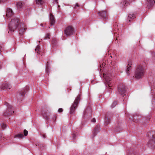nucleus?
Masks as SVG:
<instances>
[{
  "label": "nucleus",
  "instance_id": "1",
  "mask_svg": "<svg viewBox=\"0 0 155 155\" xmlns=\"http://www.w3.org/2000/svg\"><path fill=\"white\" fill-rule=\"evenodd\" d=\"M145 67L142 65H138L134 71V77L135 78L139 79L143 78L145 74Z\"/></svg>",
  "mask_w": 155,
  "mask_h": 155
},
{
  "label": "nucleus",
  "instance_id": "2",
  "mask_svg": "<svg viewBox=\"0 0 155 155\" xmlns=\"http://www.w3.org/2000/svg\"><path fill=\"white\" fill-rule=\"evenodd\" d=\"M20 19L17 18H15L12 19L8 24V28L10 31H14L21 24Z\"/></svg>",
  "mask_w": 155,
  "mask_h": 155
},
{
  "label": "nucleus",
  "instance_id": "3",
  "mask_svg": "<svg viewBox=\"0 0 155 155\" xmlns=\"http://www.w3.org/2000/svg\"><path fill=\"white\" fill-rule=\"evenodd\" d=\"M80 97L79 95L78 96L74 101V104L71 105L70 108V114H74L75 110L78 105V103L80 100Z\"/></svg>",
  "mask_w": 155,
  "mask_h": 155
},
{
  "label": "nucleus",
  "instance_id": "4",
  "mask_svg": "<svg viewBox=\"0 0 155 155\" xmlns=\"http://www.w3.org/2000/svg\"><path fill=\"white\" fill-rule=\"evenodd\" d=\"M104 78L106 81V83L107 84V86L108 87L109 89H111V87L112 86L111 84V83L110 81L111 80L112 75L110 73H107L105 74H104Z\"/></svg>",
  "mask_w": 155,
  "mask_h": 155
},
{
  "label": "nucleus",
  "instance_id": "5",
  "mask_svg": "<svg viewBox=\"0 0 155 155\" xmlns=\"http://www.w3.org/2000/svg\"><path fill=\"white\" fill-rule=\"evenodd\" d=\"M5 105L7 106L8 109L3 114V115L5 116H9L12 114L14 113V111L12 109V106L7 102H5Z\"/></svg>",
  "mask_w": 155,
  "mask_h": 155
},
{
  "label": "nucleus",
  "instance_id": "6",
  "mask_svg": "<svg viewBox=\"0 0 155 155\" xmlns=\"http://www.w3.org/2000/svg\"><path fill=\"white\" fill-rule=\"evenodd\" d=\"M118 91L120 94H123L125 93L126 90L125 86L124 84H121L119 85L118 86Z\"/></svg>",
  "mask_w": 155,
  "mask_h": 155
},
{
  "label": "nucleus",
  "instance_id": "7",
  "mask_svg": "<svg viewBox=\"0 0 155 155\" xmlns=\"http://www.w3.org/2000/svg\"><path fill=\"white\" fill-rule=\"evenodd\" d=\"M152 138L148 142V145L149 147L155 148V137L154 135H152Z\"/></svg>",
  "mask_w": 155,
  "mask_h": 155
},
{
  "label": "nucleus",
  "instance_id": "8",
  "mask_svg": "<svg viewBox=\"0 0 155 155\" xmlns=\"http://www.w3.org/2000/svg\"><path fill=\"white\" fill-rule=\"evenodd\" d=\"M18 28L19 34L21 35H23L26 29V28L25 27V25L23 23H21L19 26Z\"/></svg>",
  "mask_w": 155,
  "mask_h": 155
},
{
  "label": "nucleus",
  "instance_id": "9",
  "mask_svg": "<svg viewBox=\"0 0 155 155\" xmlns=\"http://www.w3.org/2000/svg\"><path fill=\"white\" fill-rule=\"evenodd\" d=\"M99 15L104 20L106 19L107 16V12L106 10L98 12Z\"/></svg>",
  "mask_w": 155,
  "mask_h": 155
},
{
  "label": "nucleus",
  "instance_id": "10",
  "mask_svg": "<svg viewBox=\"0 0 155 155\" xmlns=\"http://www.w3.org/2000/svg\"><path fill=\"white\" fill-rule=\"evenodd\" d=\"M14 14L12 10L10 8H7L6 9V16L7 17L9 18L11 17Z\"/></svg>",
  "mask_w": 155,
  "mask_h": 155
},
{
  "label": "nucleus",
  "instance_id": "11",
  "mask_svg": "<svg viewBox=\"0 0 155 155\" xmlns=\"http://www.w3.org/2000/svg\"><path fill=\"white\" fill-rule=\"evenodd\" d=\"M147 8L149 9L152 7L155 3V0H147Z\"/></svg>",
  "mask_w": 155,
  "mask_h": 155
},
{
  "label": "nucleus",
  "instance_id": "12",
  "mask_svg": "<svg viewBox=\"0 0 155 155\" xmlns=\"http://www.w3.org/2000/svg\"><path fill=\"white\" fill-rule=\"evenodd\" d=\"M74 34V29L72 26H68V37Z\"/></svg>",
  "mask_w": 155,
  "mask_h": 155
},
{
  "label": "nucleus",
  "instance_id": "13",
  "mask_svg": "<svg viewBox=\"0 0 155 155\" xmlns=\"http://www.w3.org/2000/svg\"><path fill=\"white\" fill-rule=\"evenodd\" d=\"M29 89L28 86H26L23 90H21V91L19 92V94H20L22 97H24L26 93L27 92Z\"/></svg>",
  "mask_w": 155,
  "mask_h": 155
},
{
  "label": "nucleus",
  "instance_id": "14",
  "mask_svg": "<svg viewBox=\"0 0 155 155\" xmlns=\"http://www.w3.org/2000/svg\"><path fill=\"white\" fill-rule=\"evenodd\" d=\"M11 87L10 85L6 83L3 84L1 88L2 90H5L10 89Z\"/></svg>",
  "mask_w": 155,
  "mask_h": 155
},
{
  "label": "nucleus",
  "instance_id": "15",
  "mask_svg": "<svg viewBox=\"0 0 155 155\" xmlns=\"http://www.w3.org/2000/svg\"><path fill=\"white\" fill-rule=\"evenodd\" d=\"M99 128L98 127H96L93 129L92 131V137L93 138L97 134V133L99 132Z\"/></svg>",
  "mask_w": 155,
  "mask_h": 155
},
{
  "label": "nucleus",
  "instance_id": "16",
  "mask_svg": "<svg viewBox=\"0 0 155 155\" xmlns=\"http://www.w3.org/2000/svg\"><path fill=\"white\" fill-rule=\"evenodd\" d=\"M50 20L51 25L52 26L54 25L55 23V20L53 15L51 14H50Z\"/></svg>",
  "mask_w": 155,
  "mask_h": 155
},
{
  "label": "nucleus",
  "instance_id": "17",
  "mask_svg": "<svg viewBox=\"0 0 155 155\" xmlns=\"http://www.w3.org/2000/svg\"><path fill=\"white\" fill-rule=\"evenodd\" d=\"M131 62L130 61H129L128 63V64L127 66V69L126 70V72L128 75H129L130 74V70L131 68Z\"/></svg>",
  "mask_w": 155,
  "mask_h": 155
},
{
  "label": "nucleus",
  "instance_id": "18",
  "mask_svg": "<svg viewBox=\"0 0 155 155\" xmlns=\"http://www.w3.org/2000/svg\"><path fill=\"white\" fill-rule=\"evenodd\" d=\"M135 17V15L132 13H130L128 15L127 19L129 21H130V19H133Z\"/></svg>",
  "mask_w": 155,
  "mask_h": 155
},
{
  "label": "nucleus",
  "instance_id": "19",
  "mask_svg": "<svg viewBox=\"0 0 155 155\" xmlns=\"http://www.w3.org/2000/svg\"><path fill=\"white\" fill-rule=\"evenodd\" d=\"M23 3L21 2H18L17 3L16 6L18 9H19L22 7Z\"/></svg>",
  "mask_w": 155,
  "mask_h": 155
},
{
  "label": "nucleus",
  "instance_id": "20",
  "mask_svg": "<svg viewBox=\"0 0 155 155\" xmlns=\"http://www.w3.org/2000/svg\"><path fill=\"white\" fill-rule=\"evenodd\" d=\"M42 114L43 117L46 119H48L49 117V115L47 114V112L44 110H43L42 112Z\"/></svg>",
  "mask_w": 155,
  "mask_h": 155
},
{
  "label": "nucleus",
  "instance_id": "21",
  "mask_svg": "<svg viewBox=\"0 0 155 155\" xmlns=\"http://www.w3.org/2000/svg\"><path fill=\"white\" fill-rule=\"evenodd\" d=\"M110 119L108 117L107 114L106 115L105 118V123L106 125L108 124L110 122Z\"/></svg>",
  "mask_w": 155,
  "mask_h": 155
},
{
  "label": "nucleus",
  "instance_id": "22",
  "mask_svg": "<svg viewBox=\"0 0 155 155\" xmlns=\"http://www.w3.org/2000/svg\"><path fill=\"white\" fill-rule=\"evenodd\" d=\"M46 71L48 75H49L50 72V66L48 64V62H47V64H46Z\"/></svg>",
  "mask_w": 155,
  "mask_h": 155
},
{
  "label": "nucleus",
  "instance_id": "23",
  "mask_svg": "<svg viewBox=\"0 0 155 155\" xmlns=\"http://www.w3.org/2000/svg\"><path fill=\"white\" fill-rule=\"evenodd\" d=\"M36 3L37 5H42L43 4L44 2L42 0H36Z\"/></svg>",
  "mask_w": 155,
  "mask_h": 155
},
{
  "label": "nucleus",
  "instance_id": "24",
  "mask_svg": "<svg viewBox=\"0 0 155 155\" xmlns=\"http://www.w3.org/2000/svg\"><path fill=\"white\" fill-rule=\"evenodd\" d=\"M24 137V135L22 133L18 134L15 135L14 138L18 137L19 138H21Z\"/></svg>",
  "mask_w": 155,
  "mask_h": 155
},
{
  "label": "nucleus",
  "instance_id": "25",
  "mask_svg": "<svg viewBox=\"0 0 155 155\" xmlns=\"http://www.w3.org/2000/svg\"><path fill=\"white\" fill-rule=\"evenodd\" d=\"M113 130L114 132H118L120 130V128L119 127H116L113 128Z\"/></svg>",
  "mask_w": 155,
  "mask_h": 155
},
{
  "label": "nucleus",
  "instance_id": "26",
  "mask_svg": "<svg viewBox=\"0 0 155 155\" xmlns=\"http://www.w3.org/2000/svg\"><path fill=\"white\" fill-rule=\"evenodd\" d=\"M36 52L38 54L40 53V46L39 45H38L37 46L36 48L35 49Z\"/></svg>",
  "mask_w": 155,
  "mask_h": 155
},
{
  "label": "nucleus",
  "instance_id": "27",
  "mask_svg": "<svg viewBox=\"0 0 155 155\" xmlns=\"http://www.w3.org/2000/svg\"><path fill=\"white\" fill-rule=\"evenodd\" d=\"M64 32L67 36H68V27H66L64 29Z\"/></svg>",
  "mask_w": 155,
  "mask_h": 155
},
{
  "label": "nucleus",
  "instance_id": "28",
  "mask_svg": "<svg viewBox=\"0 0 155 155\" xmlns=\"http://www.w3.org/2000/svg\"><path fill=\"white\" fill-rule=\"evenodd\" d=\"M117 104V102L116 101H115L111 105V107L112 108L114 107Z\"/></svg>",
  "mask_w": 155,
  "mask_h": 155
},
{
  "label": "nucleus",
  "instance_id": "29",
  "mask_svg": "<svg viewBox=\"0 0 155 155\" xmlns=\"http://www.w3.org/2000/svg\"><path fill=\"white\" fill-rule=\"evenodd\" d=\"M57 40L56 39H54L52 41V44L53 45H55L56 44Z\"/></svg>",
  "mask_w": 155,
  "mask_h": 155
},
{
  "label": "nucleus",
  "instance_id": "30",
  "mask_svg": "<svg viewBox=\"0 0 155 155\" xmlns=\"http://www.w3.org/2000/svg\"><path fill=\"white\" fill-rule=\"evenodd\" d=\"M1 126L2 128L3 129H4L6 127V124H4L3 123H2L1 124Z\"/></svg>",
  "mask_w": 155,
  "mask_h": 155
},
{
  "label": "nucleus",
  "instance_id": "31",
  "mask_svg": "<svg viewBox=\"0 0 155 155\" xmlns=\"http://www.w3.org/2000/svg\"><path fill=\"white\" fill-rule=\"evenodd\" d=\"M28 134V131L26 130H24V134L25 136H26Z\"/></svg>",
  "mask_w": 155,
  "mask_h": 155
},
{
  "label": "nucleus",
  "instance_id": "32",
  "mask_svg": "<svg viewBox=\"0 0 155 155\" xmlns=\"http://www.w3.org/2000/svg\"><path fill=\"white\" fill-rule=\"evenodd\" d=\"M50 37V35L49 33H47L45 38V39H47L48 38H49Z\"/></svg>",
  "mask_w": 155,
  "mask_h": 155
},
{
  "label": "nucleus",
  "instance_id": "33",
  "mask_svg": "<svg viewBox=\"0 0 155 155\" xmlns=\"http://www.w3.org/2000/svg\"><path fill=\"white\" fill-rule=\"evenodd\" d=\"M76 133L74 132L72 134V137L73 139L75 138L76 136Z\"/></svg>",
  "mask_w": 155,
  "mask_h": 155
},
{
  "label": "nucleus",
  "instance_id": "34",
  "mask_svg": "<svg viewBox=\"0 0 155 155\" xmlns=\"http://www.w3.org/2000/svg\"><path fill=\"white\" fill-rule=\"evenodd\" d=\"M135 153L134 151L133 152L130 151L129 153V155H135Z\"/></svg>",
  "mask_w": 155,
  "mask_h": 155
},
{
  "label": "nucleus",
  "instance_id": "35",
  "mask_svg": "<svg viewBox=\"0 0 155 155\" xmlns=\"http://www.w3.org/2000/svg\"><path fill=\"white\" fill-rule=\"evenodd\" d=\"M58 112L59 113L63 111V109L61 108H60L58 109Z\"/></svg>",
  "mask_w": 155,
  "mask_h": 155
},
{
  "label": "nucleus",
  "instance_id": "36",
  "mask_svg": "<svg viewBox=\"0 0 155 155\" xmlns=\"http://www.w3.org/2000/svg\"><path fill=\"white\" fill-rule=\"evenodd\" d=\"M7 0H0V3H3L7 1Z\"/></svg>",
  "mask_w": 155,
  "mask_h": 155
},
{
  "label": "nucleus",
  "instance_id": "37",
  "mask_svg": "<svg viewBox=\"0 0 155 155\" xmlns=\"http://www.w3.org/2000/svg\"><path fill=\"white\" fill-rule=\"evenodd\" d=\"M92 121L93 122H96V120L95 118H93L92 120Z\"/></svg>",
  "mask_w": 155,
  "mask_h": 155
},
{
  "label": "nucleus",
  "instance_id": "38",
  "mask_svg": "<svg viewBox=\"0 0 155 155\" xmlns=\"http://www.w3.org/2000/svg\"><path fill=\"white\" fill-rule=\"evenodd\" d=\"M42 137L44 138H45L46 137V135L45 134H43L42 135Z\"/></svg>",
  "mask_w": 155,
  "mask_h": 155
},
{
  "label": "nucleus",
  "instance_id": "39",
  "mask_svg": "<svg viewBox=\"0 0 155 155\" xmlns=\"http://www.w3.org/2000/svg\"><path fill=\"white\" fill-rule=\"evenodd\" d=\"M54 2L56 3L57 4L58 3V0H54Z\"/></svg>",
  "mask_w": 155,
  "mask_h": 155
},
{
  "label": "nucleus",
  "instance_id": "40",
  "mask_svg": "<svg viewBox=\"0 0 155 155\" xmlns=\"http://www.w3.org/2000/svg\"><path fill=\"white\" fill-rule=\"evenodd\" d=\"M112 62V61H111V60H110V63H109V62L108 64L109 65H110V64H111Z\"/></svg>",
  "mask_w": 155,
  "mask_h": 155
},
{
  "label": "nucleus",
  "instance_id": "41",
  "mask_svg": "<svg viewBox=\"0 0 155 155\" xmlns=\"http://www.w3.org/2000/svg\"><path fill=\"white\" fill-rule=\"evenodd\" d=\"M79 7V5H78V4H76V5H75V7Z\"/></svg>",
  "mask_w": 155,
  "mask_h": 155
},
{
  "label": "nucleus",
  "instance_id": "42",
  "mask_svg": "<svg viewBox=\"0 0 155 155\" xmlns=\"http://www.w3.org/2000/svg\"><path fill=\"white\" fill-rule=\"evenodd\" d=\"M153 58L154 60H155V53L153 55Z\"/></svg>",
  "mask_w": 155,
  "mask_h": 155
},
{
  "label": "nucleus",
  "instance_id": "43",
  "mask_svg": "<svg viewBox=\"0 0 155 155\" xmlns=\"http://www.w3.org/2000/svg\"><path fill=\"white\" fill-rule=\"evenodd\" d=\"M117 40V38L116 37V40Z\"/></svg>",
  "mask_w": 155,
  "mask_h": 155
},
{
  "label": "nucleus",
  "instance_id": "44",
  "mask_svg": "<svg viewBox=\"0 0 155 155\" xmlns=\"http://www.w3.org/2000/svg\"><path fill=\"white\" fill-rule=\"evenodd\" d=\"M134 122H136V121L134 120Z\"/></svg>",
  "mask_w": 155,
  "mask_h": 155
},
{
  "label": "nucleus",
  "instance_id": "45",
  "mask_svg": "<svg viewBox=\"0 0 155 155\" xmlns=\"http://www.w3.org/2000/svg\"><path fill=\"white\" fill-rule=\"evenodd\" d=\"M1 66L0 65V69H1Z\"/></svg>",
  "mask_w": 155,
  "mask_h": 155
},
{
  "label": "nucleus",
  "instance_id": "46",
  "mask_svg": "<svg viewBox=\"0 0 155 155\" xmlns=\"http://www.w3.org/2000/svg\"><path fill=\"white\" fill-rule=\"evenodd\" d=\"M110 57L111 58H112V56H110Z\"/></svg>",
  "mask_w": 155,
  "mask_h": 155
},
{
  "label": "nucleus",
  "instance_id": "47",
  "mask_svg": "<svg viewBox=\"0 0 155 155\" xmlns=\"http://www.w3.org/2000/svg\"><path fill=\"white\" fill-rule=\"evenodd\" d=\"M58 7H60V5H58Z\"/></svg>",
  "mask_w": 155,
  "mask_h": 155
},
{
  "label": "nucleus",
  "instance_id": "48",
  "mask_svg": "<svg viewBox=\"0 0 155 155\" xmlns=\"http://www.w3.org/2000/svg\"><path fill=\"white\" fill-rule=\"evenodd\" d=\"M2 48V47L1 46H0V49L1 48Z\"/></svg>",
  "mask_w": 155,
  "mask_h": 155
},
{
  "label": "nucleus",
  "instance_id": "49",
  "mask_svg": "<svg viewBox=\"0 0 155 155\" xmlns=\"http://www.w3.org/2000/svg\"><path fill=\"white\" fill-rule=\"evenodd\" d=\"M41 26H43V24H41Z\"/></svg>",
  "mask_w": 155,
  "mask_h": 155
},
{
  "label": "nucleus",
  "instance_id": "50",
  "mask_svg": "<svg viewBox=\"0 0 155 155\" xmlns=\"http://www.w3.org/2000/svg\"><path fill=\"white\" fill-rule=\"evenodd\" d=\"M150 119V118H148V119Z\"/></svg>",
  "mask_w": 155,
  "mask_h": 155
}]
</instances>
